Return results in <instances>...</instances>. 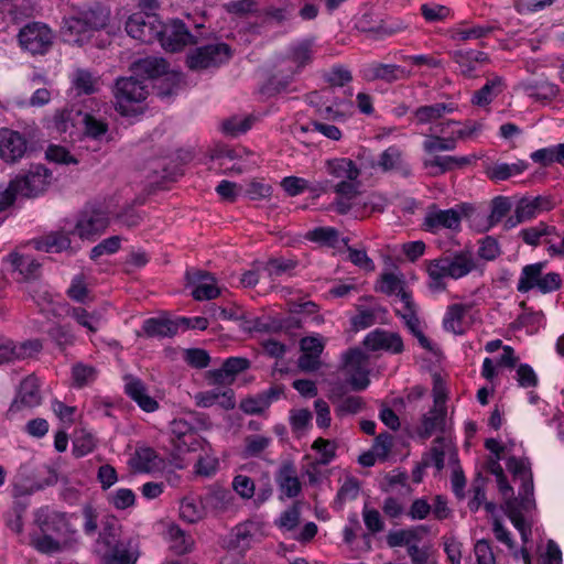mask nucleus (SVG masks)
<instances>
[{
  "instance_id": "36",
  "label": "nucleus",
  "mask_w": 564,
  "mask_h": 564,
  "mask_svg": "<svg viewBox=\"0 0 564 564\" xmlns=\"http://www.w3.org/2000/svg\"><path fill=\"white\" fill-rule=\"evenodd\" d=\"M184 86L183 75L178 72H167L156 80L155 89L162 98L175 95Z\"/></svg>"
},
{
  "instance_id": "37",
  "label": "nucleus",
  "mask_w": 564,
  "mask_h": 564,
  "mask_svg": "<svg viewBox=\"0 0 564 564\" xmlns=\"http://www.w3.org/2000/svg\"><path fill=\"white\" fill-rule=\"evenodd\" d=\"M180 517L188 523H196L205 517V508L199 497L187 496L181 500Z\"/></svg>"
},
{
  "instance_id": "11",
  "label": "nucleus",
  "mask_w": 564,
  "mask_h": 564,
  "mask_svg": "<svg viewBox=\"0 0 564 564\" xmlns=\"http://www.w3.org/2000/svg\"><path fill=\"white\" fill-rule=\"evenodd\" d=\"M109 226L108 215L100 209H84L72 229L80 239L95 240Z\"/></svg>"
},
{
  "instance_id": "3",
  "label": "nucleus",
  "mask_w": 564,
  "mask_h": 564,
  "mask_svg": "<svg viewBox=\"0 0 564 564\" xmlns=\"http://www.w3.org/2000/svg\"><path fill=\"white\" fill-rule=\"evenodd\" d=\"M475 269L476 262L469 251H456L426 261V272L430 279L429 288L433 292L445 291V278L457 280L466 276Z\"/></svg>"
},
{
  "instance_id": "52",
  "label": "nucleus",
  "mask_w": 564,
  "mask_h": 564,
  "mask_svg": "<svg viewBox=\"0 0 564 564\" xmlns=\"http://www.w3.org/2000/svg\"><path fill=\"white\" fill-rule=\"evenodd\" d=\"M365 408V402L361 397L349 395L338 400L335 406L337 416L343 417L348 414H357Z\"/></svg>"
},
{
  "instance_id": "25",
  "label": "nucleus",
  "mask_w": 564,
  "mask_h": 564,
  "mask_svg": "<svg viewBox=\"0 0 564 564\" xmlns=\"http://www.w3.org/2000/svg\"><path fill=\"white\" fill-rule=\"evenodd\" d=\"M252 327L257 333H278L291 328H300L301 321L293 316L288 318L262 316L252 318Z\"/></svg>"
},
{
  "instance_id": "35",
  "label": "nucleus",
  "mask_w": 564,
  "mask_h": 564,
  "mask_svg": "<svg viewBox=\"0 0 564 564\" xmlns=\"http://www.w3.org/2000/svg\"><path fill=\"white\" fill-rule=\"evenodd\" d=\"M545 265L546 262H536L523 267L520 279L518 281L517 290L520 293H527L534 288L538 289L542 276V271Z\"/></svg>"
},
{
  "instance_id": "1",
  "label": "nucleus",
  "mask_w": 564,
  "mask_h": 564,
  "mask_svg": "<svg viewBox=\"0 0 564 564\" xmlns=\"http://www.w3.org/2000/svg\"><path fill=\"white\" fill-rule=\"evenodd\" d=\"M507 468L516 478L522 480V488L520 490L521 502L519 503L521 507L518 506L517 500L508 501L507 516L520 532L523 543H527L531 535V527L525 523L522 512L529 511L535 506L530 463L525 458L510 457L507 460Z\"/></svg>"
},
{
  "instance_id": "2",
  "label": "nucleus",
  "mask_w": 564,
  "mask_h": 564,
  "mask_svg": "<svg viewBox=\"0 0 564 564\" xmlns=\"http://www.w3.org/2000/svg\"><path fill=\"white\" fill-rule=\"evenodd\" d=\"M52 173L41 164L32 165L26 172L18 174L0 193V213L11 207L17 197L34 198L50 186Z\"/></svg>"
},
{
  "instance_id": "14",
  "label": "nucleus",
  "mask_w": 564,
  "mask_h": 564,
  "mask_svg": "<svg viewBox=\"0 0 564 564\" xmlns=\"http://www.w3.org/2000/svg\"><path fill=\"white\" fill-rule=\"evenodd\" d=\"M397 295L401 302V307L395 310L397 314L403 319L413 336L417 338L420 345L427 350H432L431 341L421 330L420 319L416 314V306L411 294L401 290Z\"/></svg>"
},
{
  "instance_id": "7",
  "label": "nucleus",
  "mask_w": 564,
  "mask_h": 564,
  "mask_svg": "<svg viewBox=\"0 0 564 564\" xmlns=\"http://www.w3.org/2000/svg\"><path fill=\"white\" fill-rule=\"evenodd\" d=\"M231 48L226 43H213L193 50L186 58L187 66L193 70L218 67L229 61Z\"/></svg>"
},
{
  "instance_id": "12",
  "label": "nucleus",
  "mask_w": 564,
  "mask_h": 564,
  "mask_svg": "<svg viewBox=\"0 0 564 564\" xmlns=\"http://www.w3.org/2000/svg\"><path fill=\"white\" fill-rule=\"evenodd\" d=\"M41 402L39 380L34 376H29L20 383V389L7 411V416L12 419L15 413L24 409H33L40 405Z\"/></svg>"
},
{
  "instance_id": "24",
  "label": "nucleus",
  "mask_w": 564,
  "mask_h": 564,
  "mask_svg": "<svg viewBox=\"0 0 564 564\" xmlns=\"http://www.w3.org/2000/svg\"><path fill=\"white\" fill-rule=\"evenodd\" d=\"M451 55L458 65L459 73L469 78L475 76L478 65L489 61L487 53L476 50H457Z\"/></svg>"
},
{
  "instance_id": "10",
  "label": "nucleus",
  "mask_w": 564,
  "mask_h": 564,
  "mask_svg": "<svg viewBox=\"0 0 564 564\" xmlns=\"http://www.w3.org/2000/svg\"><path fill=\"white\" fill-rule=\"evenodd\" d=\"M156 40L166 51L177 52L188 44L196 43V35L189 32L182 20L174 19L169 23H162V30Z\"/></svg>"
},
{
  "instance_id": "38",
  "label": "nucleus",
  "mask_w": 564,
  "mask_h": 564,
  "mask_svg": "<svg viewBox=\"0 0 564 564\" xmlns=\"http://www.w3.org/2000/svg\"><path fill=\"white\" fill-rule=\"evenodd\" d=\"M468 310L467 305L460 303L449 305L443 319L444 328L454 334H463V319Z\"/></svg>"
},
{
  "instance_id": "58",
  "label": "nucleus",
  "mask_w": 564,
  "mask_h": 564,
  "mask_svg": "<svg viewBox=\"0 0 564 564\" xmlns=\"http://www.w3.org/2000/svg\"><path fill=\"white\" fill-rule=\"evenodd\" d=\"M511 209V203L509 198L498 196L491 202V213L489 215V226L498 224Z\"/></svg>"
},
{
  "instance_id": "63",
  "label": "nucleus",
  "mask_w": 564,
  "mask_h": 564,
  "mask_svg": "<svg viewBox=\"0 0 564 564\" xmlns=\"http://www.w3.org/2000/svg\"><path fill=\"white\" fill-rule=\"evenodd\" d=\"M135 496L131 489L120 488L116 490L111 497L110 502L116 509H127L134 505Z\"/></svg>"
},
{
  "instance_id": "46",
  "label": "nucleus",
  "mask_w": 564,
  "mask_h": 564,
  "mask_svg": "<svg viewBox=\"0 0 564 564\" xmlns=\"http://www.w3.org/2000/svg\"><path fill=\"white\" fill-rule=\"evenodd\" d=\"M156 459V453L151 447H141L135 451L132 458V466L142 473H149L155 466L154 460Z\"/></svg>"
},
{
  "instance_id": "29",
  "label": "nucleus",
  "mask_w": 564,
  "mask_h": 564,
  "mask_svg": "<svg viewBox=\"0 0 564 564\" xmlns=\"http://www.w3.org/2000/svg\"><path fill=\"white\" fill-rule=\"evenodd\" d=\"M76 115L80 117L83 133L85 137L97 141L105 139L109 129L108 122L105 119L80 110H78Z\"/></svg>"
},
{
  "instance_id": "27",
  "label": "nucleus",
  "mask_w": 564,
  "mask_h": 564,
  "mask_svg": "<svg viewBox=\"0 0 564 564\" xmlns=\"http://www.w3.org/2000/svg\"><path fill=\"white\" fill-rule=\"evenodd\" d=\"M326 171L334 178L339 181L358 180L360 170L356 163L348 158H336L326 162Z\"/></svg>"
},
{
  "instance_id": "50",
  "label": "nucleus",
  "mask_w": 564,
  "mask_h": 564,
  "mask_svg": "<svg viewBox=\"0 0 564 564\" xmlns=\"http://www.w3.org/2000/svg\"><path fill=\"white\" fill-rule=\"evenodd\" d=\"M423 149L430 154L443 151H453L456 149V139L429 135L423 142Z\"/></svg>"
},
{
  "instance_id": "6",
  "label": "nucleus",
  "mask_w": 564,
  "mask_h": 564,
  "mask_svg": "<svg viewBox=\"0 0 564 564\" xmlns=\"http://www.w3.org/2000/svg\"><path fill=\"white\" fill-rule=\"evenodd\" d=\"M116 109L123 116L133 111L132 105L145 100L149 90L143 79L135 75L120 78L115 86Z\"/></svg>"
},
{
  "instance_id": "23",
  "label": "nucleus",
  "mask_w": 564,
  "mask_h": 564,
  "mask_svg": "<svg viewBox=\"0 0 564 564\" xmlns=\"http://www.w3.org/2000/svg\"><path fill=\"white\" fill-rule=\"evenodd\" d=\"M124 392L145 412H154L159 403L149 395L143 381L134 376H124Z\"/></svg>"
},
{
  "instance_id": "19",
  "label": "nucleus",
  "mask_w": 564,
  "mask_h": 564,
  "mask_svg": "<svg viewBox=\"0 0 564 564\" xmlns=\"http://www.w3.org/2000/svg\"><path fill=\"white\" fill-rule=\"evenodd\" d=\"M275 482L280 492L286 498H295L302 490L294 463L283 462L275 471Z\"/></svg>"
},
{
  "instance_id": "26",
  "label": "nucleus",
  "mask_w": 564,
  "mask_h": 564,
  "mask_svg": "<svg viewBox=\"0 0 564 564\" xmlns=\"http://www.w3.org/2000/svg\"><path fill=\"white\" fill-rule=\"evenodd\" d=\"M167 69L165 59L159 57H147L132 64V73L140 79H159Z\"/></svg>"
},
{
  "instance_id": "42",
  "label": "nucleus",
  "mask_w": 564,
  "mask_h": 564,
  "mask_svg": "<svg viewBox=\"0 0 564 564\" xmlns=\"http://www.w3.org/2000/svg\"><path fill=\"white\" fill-rule=\"evenodd\" d=\"M290 58L293 63L297 65L299 68L304 67L305 65L312 62L313 57V41L312 40H303L290 47L289 51Z\"/></svg>"
},
{
  "instance_id": "47",
  "label": "nucleus",
  "mask_w": 564,
  "mask_h": 564,
  "mask_svg": "<svg viewBox=\"0 0 564 564\" xmlns=\"http://www.w3.org/2000/svg\"><path fill=\"white\" fill-rule=\"evenodd\" d=\"M67 315L89 332H97L96 325L99 322V317L96 313H89L85 308L77 306L68 308Z\"/></svg>"
},
{
  "instance_id": "9",
  "label": "nucleus",
  "mask_w": 564,
  "mask_h": 564,
  "mask_svg": "<svg viewBox=\"0 0 564 564\" xmlns=\"http://www.w3.org/2000/svg\"><path fill=\"white\" fill-rule=\"evenodd\" d=\"M161 30L162 21L155 13L135 12L126 22L127 33L142 43H153Z\"/></svg>"
},
{
  "instance_id": "34",
  "label": "nucleus",
  "mask_w": 564,
  "mask_h": 564,
  "mask_svg": "<svg viewBox=\"0 0 564 564\" xmlns=\"http://www.w3.org/2000/svg\"><path fill=\"white\" fill-rule=\"evenodd\" d=\"M456 109L454 104L438 102L416 108L414 117L417 124H425L442 118L445 113H453Z\"/></svg>"
},
{
  "instance_id": "8",
  "label": "nucleus",
  "mask_w": 564,
  "mask_h": 564,
  "mask_svg": "<svg viewBox=\"0 0 564 564\" xmlns=\"http://www.w3.org/2000/svg\"><path fill=\"white\" fill-rule=\"evenodd\" d=\"M21 47L32 55H44L53 45L54 34L52 30L40 22H32L19 32Z\"/></svg>"
},
{
  "instance_id": "60",
  "label": "nucleus",
  "mask_w": 564,
  "mask_h": 564,
  "mask_svg": "<svg viewBox=\"0 0 564 564\" xmlns=\"http://www.w3.org/2000/svg\"><path fill=\"white\" fill-rule=\"evenodd\" d=\"M455 156L452 155H436L433 159L424 160L423 165L425 169H435L433 174H444L454 169Z\"/></svg>"
},
{
  "instance_id": "59",
  "label": "nucleus",
  "mask_w": 564,
  "mask_h": 564,
  "mask_svg": "<svg viewBox=\"0 0 564 564\" xmlns=\"http://www.w3.org/2000/svg\"><path fill=\"white\" fill-rule=\"evenodd\" d=\"M121 239L119 236H112L104 239L101 242L96 245L90 251V259L97 260L104 254H112L120 248Z\"/></svg>"
},
{
  "instance_id": "15",
  "label": "nucleus",
  "mask_w": 564,
  "mask_h": 564,
  "mask_svg": "<svg viewBox=\"0 0 564 564\" xmlns=\"http://www.w3.org/2000/svg\"><path fill=\"white\" fill-rule=\"evenodd\" d=\"M445 420V400L442 395L437 394L434 398L433 408L422 415L421 422L415 429V433L420 438L427 440L433 434L444 431Z\"/></svg>"
},
{
  "instance_id": "33",
  "label": "nucleus",
  "mask_w": 564,
  "mask_h": 564,
  "mask_svg": "<svg viewBox=\"0 0 564 564\" xmlns=\"http://www.w3.org/2000/svg\"><path fill=\"white\" fill-rule=\"evenodd\" d=\"M142 330L148 337H172L177 333V325L175 319L153 317L143 322Z\"/></svg>"
},
{
  "instance_id": "44",
  "label": "nucleus",
  "mask_w": 564,
  "mask_h": 564,
  "mask_svg": "<svg viewBox=\"0 0 564 564\" xmlns=\"http://www.w3.org/2000/svg\"><path fill=\"white\" fill-rule=\"evenodd\" d=\"M494 26L491 25H474L470 28H458L452 32V40L457 42H465L468 40H477L488 36L492 33Z\"/></svg>"
},
{
  "instance_id": "17",
  "label": "nucleus",
  "mask_w": 564,
  "mask_h": 564,
  "mask_svg": "<svg viewBox=\"0 0 564 564\" xmlns=\"http://www.w3.org/2000/svg\"><path fill=\"white\" fill-rule=\"evenodd\" d=\"M371 167H378L383 173L394 171L404 177H409L412 174L411 166L405 161L403 151L397 145L387 148L379 155L377 163H371Z\"/></svg>"
},
{
  "instance_id": "55",
  "label": "nucleus",
  "mask_w": 564,
  "mask_h": 564,
  "mask_svg": "<svg viewBox=\"0 0 564 564\" xmlns=\"http://www.w3.org/2000/svg\"><path fill=\"white\" fill-rule=\"evenodd\" d=\"M529 96L535 100H552L558 94L556 85L549 82H539L528 87Z\"/></svg>"
},
{
  "instance_id": "49",
  "label": "nucleus",
  "mask_w": 564,
  "mask_h": 564,
  "mask_svg": "<svg viewBox=\"0 0 564 564\" xmlns=\"http://www.w3.org/2000/svg\"><path fill=\"white\" fill-rule=\"evenodd\" d=\"M345 370L347 372L368 369L369 357L359 348L349 349L345 355Z\"/></svg>"
},
{
  "instance_id": "4",
  "label": "nucleus",
  "mask_w": 564,
  "mask_h": 564,
  "mask_svg": "<svg viewBox=\"0 0 564 564\" xmlns=\"http://www.w3.org/2000/svg\"><path fill=\"white\" fill-rule=\"evenodd\" d=\"M98 543L104 546L105 564H135L139 551L131 538L122 534L116 518L102 522Z\"/></svg>"
},
{
  "instance_id": "31",
  "label": "nucleus",
  "mask_w": 564,
  "mask_h": 564,
  "mask_svg": "<svg viewBox=\"0 0 564 564\" xmlns=\"http://www.w3.org/2000/svg\"><path fill=\"white\" fill-rule=\"evenodd\" d=\"M13 272H18L23 280L34 279L39 274L40 263L31 256L10 253L7 258Z\"/></svg>"
},
{
  "instance_id": "41",
  "label": "nucleus",
  "mask_w": 564,
  "mask_h": 564,
  "mask_svg": "<svg viewBox=\"0 0 564 564\" xmlns=\"http://www.w3.org/2000/svg\"><path fill=\"white\" fill-rule=\"evenodd\" d=\"M30 544L40 553L54 554L62 551V543L47 533H32Z\"/></svg>"
},
{
  "instance_id": "16",
  "label": "nucleus",
  "mask_w": 564,
  "mask_h": 564,
  "mask_svg": "<svg viewBox=\"0 0 564 564\" xmlns=\"http://www.w3.org/2000/svg\"><path fill=\"white\" fill-rule=\"evenodd\" d=\"M411 76V70H406L395 64L371 63L362 69V77L368 82L383 80L386 83H394L408 79Z\"/></svg>"
},
{
  "instance_id": "45",
  "label": "nucleus",
  "mask_w": 564,
  "mask_h": 564,
  "mask_svg": "<svg viewBox=\"0 0 564 564\" xmlns=\"http://www.w3.org/2000/svg\"><path fill=\"white\" fill-rule=\"evenodd\" d=\"M89 293L86 275L84 273L75 275L67 290L68 297L78 303H86L89 299Z\"/></svg>"
},
{
  "instance_id": "62",
  "label": "nucleus",
  "mask_w": 564,
  "mask_h": 564,
  "mask_svg": "<svg viewBox=\"0 0 564 564\" xmlns=\"http://www.w3.org/2000/svg\"><path fill=\"white\" fill-rule=\"evenodd\" d=\"M232 488L242 499H251L254 496V481L246 475H237L232 480Z\"/></svg>"
},
{
  "instance_id": "40",
  "label": "nucleus",
  "mask_w": 564,
  "mask_h": 564,
  "mask_svg": "<svg viewBox=\"0 0 564 564\" xmlns=\"http://www.w3.org/2000/svg\"><path fill=\"white\" fill-rule=\"evenodd\" d=\"M520 236L525 243L536 247L542 243L543 237L558 236V232L554 226L540 223L535 227L522 229Z\"/></svg>"
},
{
  "instance_id": "32",
  "label": "nucleus",
  "mask_w": 564,
  "mask_h": 564,
  "mask_svg": "<svg viewBox=\"0 0 564 564\" xmlns=\"http://www.w3.org/2000/svg\"><path fill=\"white\" fill-rule=\"evenodd\" d=\"M252 529V524L247 523L235 527L228 538L227 547L238 553H245L253 542Z\"/></svg>"
},
{
  "instance_id": "64",
  "label": "nucleus",
  "mask_w": 564,
  "mask_h": 564,
  "mask_svg": "<svg viewBox=\"0 0 564 564\" xmlns=\"http://www.w3.org/2000/svg\"><path fill=\"white\" fill-rule=\"evenodd\" d=\"M477 564H496L491 546L487 540H479L474 546Z\"/></svg>"
},
{
  "instance_id": "5",
  "label": "nucleus",
  "mask_w": 564,
  "mask_h": 564,
  "mask_svg": "<svg viewBox=\"0 0 564 564\" xmlns=\"http://www.w3.org/2000/svg\"><path fill=\"white\" fill-rule=\"evenodd\" d=\"M109 18V8L96 4L65 19L63 26L64 34L73 35L87 31H98L108 24Z\"/></svg>"
},
{
  "instance_id": "22",
  "label": "nucleus",
  "mask_w": 564,
  "mask_h": 564,
  "mask_svg": "<svg viewBox=\"0 0 564 564\" xmlns=\"http://www.w3.org/2000/svg\"><path fill=\"white\" fill-rule=\"evenodd\" d=\"M364 344L370 350H387L393 354L403 351V341L399 334L382 329H376L369 333Z\"/></svg>"
},
{
  "instance_id": "43",
  "label": "nucleus",
  "mask_w": 564,
  "mask_h": 564,
  "mask_svg": "<svg viewBox=\"0 0 564 564\" xmlns=\"http://www.w3.org/2000/svg\"><path fill=\"white\" fill-rule=\"evenodd\" d=\"M501 78L495 77L488 80L479 90L475 91L473 96V104L477 106H486L501 91Z\"/></svg>"
},
{
  "instance_id": "53",
  "label": "nucleus",
  "mask_w": 564,
  "mask_h": 564,
  "mask_svg": "<svg viewBox=\"0 0 564 564\" xmlns=\"http://www.w3.org/2000/svg\"><path fill=\"white\" fill-rule=\"evenodd\" d=\"M272 440L263 435H249L245 438L243 453L248 457H257L265 451L271 444Z\"/></svg>"
},
{
  "instance_id": "13",
  "label": "nucleus",
  "mask_w": 564,
  "mask_h": 564,
  "mask_svg": "<svg viewBox=\"0 0 564 564\" xmlns=\"http://www.w3.org/2000/svg\"><path fill=\"white\" fill-rule=\"evenodd\" d=\"M465 207L462 206L459 209H438L436 206L429 208L423 226L425 230L436 234L441 229L457 230L462 221V212Z\"/></svg>"
},
{
  "instance_id": "20",
  "label": "nucleus",
  "mask_w": 564,
  "mask_h": 564,
  "mask_svg": "<svg viewBox=\"0 0 564 564\" xmlns=\"http://www.w3.org/2000/svg\"><path fill=\"white\" fill-rule=\"evenodd\" d=\"M26 151V141L17 131L2 129L0 132V155L7 162H15Z\"/></svg>"
},
{
  "instance_id": "51",
  "label": "nucleus",
  "mask_w": 564,
  "mask_h": 564,
  "mask_svg": "<svg viewBox=\"0 0 564 564\" xmlns=\"http://www.w3.org/2000/svg\"><path fill=\"white\" fill-rule=\"evenodd\" d=\"M359 490V481L354 477L347 478L337 492L335 505L340 509L346 501L355 500Z\"/></svg>"
},
{
  "instance_id": "21",
  "label": "nucleus",
  "mask_w": 564,
  "mask_h": 564,
  "mask_svg": "<svg viewBox=\"0 0 564 564\" xmlns=\"http://www.w3.org/2000/svg\"><path fill=\"white\" fill-rule=\"evenodd\" d=\"M35 523L41 533L62 535L69 529L67 517L63 512L42 508L35 513Z\"/></svg>"
},
{
  "instance_id": "30",
  "label": "nucleus",
  "mask_w": 564,
  "mask_h": 564,
  "mask_svg": "<svg viewBox=\"0 0 564 564\" xmlns=\"http://www.w3.org/2000/svg\"><path fill=\"white\" fill-rule=\"evenodd\" d=\"M69 235H74L72 230L50 232L37 242V249L45 252H61L64 250H72V252H75L76 250L72 248Z\"/></svg>"
},
{
  "instance_id": "18",
  "label": "nucleus",
  "mask_w": 564,
  "mask_h": 564,
  "mask_svg": "<svg viewBox=\"0 0 564 564\" xmlns=\"http://www.w3.org/2000/svg\"><path fill=\"white\" fill-rule=\"evenodd\" d=\"M41 349L42 344L39 340H29L17 346L12 340L0 336V365L31 357Z\"/></svg>"
},
{
  "instance_id": "28",
  "label": "nucleus",
  "mask_w": 564,
  "mask_h": 564,
  "mask_svg": "<svg viewBox=\"0 0 564 564\" xmlns=\"http://www.w3.org/2000/svg\"><path fill=\"white\" fill-rule=\"evenodd\" d=\"M187 276L193 282H202L192 292V295L195 300H197V301L213 300L219 295L220 291L213 283L214 278H212L208 272H204V271H195L193 273L187 272Z\"/></svg>"
},
{
  "instance_id": "56",
  "label": "nucleus",
  "mask_w": 564,
  "mask_h": 564,
  "mask_svg": "<svg viewBox=\"0 0 564 564\" xmlns=\"http://www.w3.org/2000/svg\"><path fill=\"white\" fill-rule=\"evenodd\" d=\"M73 84L79 94L90 95L97 90V79L85 69L75 73Z\"/></svg>"
},
{
  "instance_id": "61",
  "label": "nucleus",
  "mask_w": 564,
  "mask_h": 564,
  "mask_svg": "<svg viewBox=\"0 0 564 564\" xmlns=\"http://www.w3.org/2000/svg\"><path fill=\"white\" fill-rule=\"evenodd\" d=\"M252 123H253V119L251 117H246V118L234 117V118L226 120L223 123V129L226 133L236 137L238 134L247 132L252 127Z\"/></svg>"
},
{
  "instance_id": "57",
  "label": "nucleus",
  "mask_w": 564,
  "mask_h": 564,
  "mask_svg": "<svg viewBox=\"0 0 564 564\" xmlns=\"http://www.w3.org/2000/svg\"><path fill=\"white\" fill-rule=\"evenodd\" d=\"M312 448L317 451L321 455L318 464L328 465L336 456L337 445L334 441L318 437L314 441Z\"/></svg>"
},
{
  "instance_id": "48",
  "label": "nucleus",
  "mask_w": 564,
  "mask_h": 564,
  "mask_svg": "<svg viewBox=\"0 0 564 564\" xmlns=\"http://www.w3.org/2000/svg\"><path fill=\"white\" fill-rule=\"evenodd\" d=\"M167 535H169L170 540L173 542L172 547L177 553H186L189 551V549L193 544V540L178 525L171 524L167 528Z\"/></svg>"
},
{
  "instance_id": "39",
  "label": "nucleus",
  "mask_w": 564,
  "mask_h": 564,
  "mask_svg": "<svg viewBox=\"0 0 564 564\" xmlns=\"http://www.w3.org/2000/svg\"><path fill=\"white\" fill-rule=\"evenodd\" d=\"M528 164L523 161H519L517 163L508 164V163H497L492 166H489L486 171L487 176L496 182L508 180L513 175L521 174L524 170H527Z\"/></svg>"
},
{
  "instance_id": "54",
  "label": "nucleus",
  "mask_w": 564,
  "mask_h": 564,
  "mask_svg": "<svg viewBox=\"0 0 564 564\" xmlns=\"http://www.w3.org/2000/svg\"><path fill=\"white\" fill-rule=\"evenodd\" d=\"M307 238L329 247H336L339 241V232L332 227H319L310 231Z\"/></svg>"
}]
</instances>
